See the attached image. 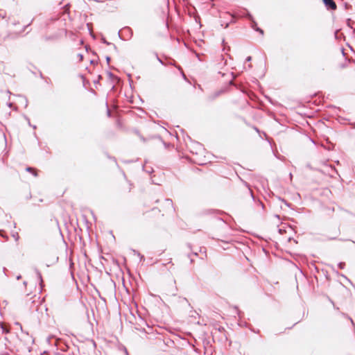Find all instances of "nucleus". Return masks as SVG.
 Listing matches in <instances>:
<instances>
[{"label":"nucleus","instance_id":"nucleus-4","mask_svg":"<svg viewBox=\"0 0 355 355\" xmlns=\"http://www.w3.org/2000/svg\"><path fill=\"white\" fill-rule=\"evenodd\" d=\"M16 324H17V325H18V326L20 327V329H21V328H22V327H21V325L19 323H18V322H17V323H16Z\"/></svg>","mask_w":355,"mask_h":355},{"label":"nucleus","instance_id":"nucleus-3","mask_svg":"<svg viewBox=\"0 0 355 355\" xmlns=\"http://www.w3.org/2000/svg\"><path fill=\"white\" fill-rule=\"evenodd\" d=\"M2 329H3V331L4 332H6V334L9 333V330H8V329H5V328L3 327V326H2Z\"/></svg>","mask_w":355,"mask_h":355},{"label":"nucleus","instance_id":"nucleus-2","mask_svg":"<svg viewBox=\"0 0 355 355\" xmlns=\"http://www.w3.org/2000/svg\"><path fill=\"white\" fill-rule=\"evenodd\" d=\"M26 171L30 172V173H31L34 176H37V175L36 170L35 168H33L28 167L26 168Z\"/></svg>","mask_w":355,"mask_h":355},{"label":"nucleus","instance_id":"nucleus-5","mask_svg":"<svg viewBox=\"0 0 355 355\" xmlns=\"http://www.w3.org/2000/svg\"><path fill=\"white\" fill-rule=\"evenodd\" d=\"M247 60H248V61L251 60V57H248V58H247Z\"/></svg>","mask_w":355,"mask_h":355},{"label":"nucleus","instance_id":"nucleus-1","mask_svg":"<svg viewBox=\"0 0 355 355\" xmlns=\"http://www.w3.org/2000/svg\"><path fill=\"white\" fill-rule=\"evenodd\" d=\"M323 2L326 7H327L329 9L331 10H336V4L334 1V0H323Z\"/></svg>","mask_w":355,"mask_h":355},{"label":"nucleus","instance_id":"nucleus-6","mask_svg":"<svg viewBox=\"0 0 355 355\" xmlns=\"http://www.w3.org/2000/svg\"><path fill=\"white\" fill-rule=\"evenodd\" d=\"M259 31L261 34H263V31L260 30Z\"/></svg>","mask_w":355,"mask_h":355}]
</instances>
